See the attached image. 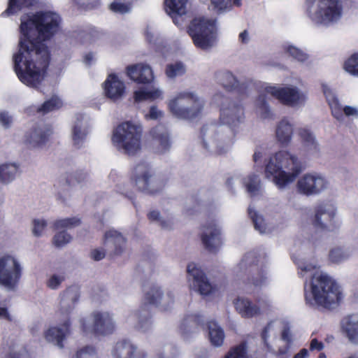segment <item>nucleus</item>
<instances>
[{
	"label": "nucleus",
	"mask_w": 358,
	"mask_h": 358,
	"mask_svg": "<svg viewBox=\"0 0 358 358\" xmlns=\"http://www.w3.org/2000/svg\"><path fill=\"white\" fill-rule=\"evenodd\" d=\"M162 116V112L156 106H152L150 109L149 113L145 115L146 118L151 120H157Z\"/></svg>",
	"instance_id": "774afa93"
},
{
	"label": "nucleus",
	"mask_w": 358,
	"mask_h": 358,
	"mask_svg": "<svg viewBox=\"0 0 358 358\" xmlns=\"http://www.w3.org/2000/svg\"><path fill=\"white\" fill-rule=\"evenodd\" d=\"M306 6L308 17L317 26H331L343 15V6L339 0H307Z\"/></svg>",
	"instance_id": "423d86ee"
},
{
	"label": "nucleus",
	"mask_w": 358,
	"mask_h": 358,
	"mask_svg": "<svg viewBox=\"0 0 358 358\" xmlns=\"http://www.w3.org/2000/svg\"><path fill=\"white\" fill-rule=\"evenodd\" d=\"M224 358H248L246 343L243 342L233 348Z\"/></svg>",
	"instance_id": "3c124183"
},
{
	"label": "nucleus",
	"mask_w": 358,
	"mask_h": 358,
	"mask_svg": "<svg viewBox=\"0 0 358 358\" xmlns=\"http://www.w3.org/2000/svg\"><path fill=\"white\" fill-rule=\"evenodd\" d=\"M244 119L243 106L224 98L220 109V120L223 124H210L201 129L203 148L214 154L226 152L234 143L235 131L233 128L243 122Z\"/></svg>",
	"instance_id": "f03ea898"
},
{
	"label": "nucleus",
	"mask_w": 358,
	"mask_h": 358,
	"mask_svg": "<svg viewBox=\"0 0 358 358\" xmlns=\"http://www.w3.org/2000/svg\"><path fill=\"white\" fill-rule=\"evenodd\" d=\"M297 133L306 152L308 155H316L319 152V144L313 131L308 128L302 127L298 129Z\"/></svg>",
	"instance_id": "bb28decb"
},
{
	"label": "nucleus",
	"mask_w": 358,
	"mask_h": 358,
	"mask_svg": "<svg viewBox=\"0 0 358 358\" xmlns=\"http://www.w3.org/2000/svg\"><path fill=\"white\" fill-rule=\"evenodd\" d=\"M243 184L247 192L252 196L256 195L260 188V180L259 176L255 174L249 175L247 178L243 179Z\"/></svg>",
	"instance_id": "c03bdc74"
},
{
	"label": "nucleus",
	"mask_w": 358,
	"mask_h": 358,
	"mask_svg": "<svg viewBox=\"0 0 358 358\" xmlns=\"http://www.w3.org/2000/svg\"><path fill=\"white\" fill-rule=\"evenodd\" d=\"M303 168L298 158L287 151H280L271 156L265 168L266 176L272 178L280 189L292 183Z\"/></svg>",
	"instance_id": "20e7f679"
},
{
	"label": "nucleus",
	"mask_w": 358,
	"mask_h": 358,
	"mask_svg": "<svg viewBox=\"0 0 358 358\" xmlns=\"http://www.w3.org/2000/svg\"><path fill=\"white\" fill-rule=\"evenodd\" d=\"M0 358H31L26 349L15 341H6L0 350Z\"/></svg>",
	"instance_id": "cd10ccee"
},
{
	"label": "nucleus",
	"mask_w": 358,
	"mask_h": 358,
	"mask_svg": "<svg viewBox=\"0 0 358 358\" xmlns=\"http://www.w3.org/2000/svg\"><path fill=\"white\" fill-rule=\"evenodd\" d=\"M73 1L81 7L92 8L99 3V0H73Z\"/></svg>",
	"instance_id": "338daca9"
},
{
	"label": "nucleus",
	"mask_w": 358,
	"mask_h": 358,
	"mask_svg": "<svg viewBox=\"0 0 358 358\" xmlns=\"http://www.w3.org/2000/svg\"><path fill=\"white\" fill-rule=\"evenodd\" d=\"M81 224V220L78 217H67L64 219L57 220L54 222L55 229H73Z\"/></svg>",
	"instance_id": "49530a36"
},
{
	"label": "nucleus",
	"mask_w": 358,
	"mask_h": 358,
	"mask_svg": "<svg viewBox=\"0 0 358 358\" xmlns=\"http://www.w3.org/2000/svg\"><path fill=\"white\" fill-rule=\"evenodd\" d=\"M127 74L131 80L138 83H148L154 78L152 70L144 64L128 66Z\"/></svg>",
	"instance_id": "a878e982"
},
{
	"label": "nucleus",
	"mask_w": 358,
	"mask_h": 358,
	"mask_svg": "<svg viewBox=\"0 0 358 358\" xmlns=\"http://www.w3.org/2000/svg\"><path fill=\"white\" fill-rule=\"evenodd\" d=\"M75 358H98V356L95 348L87 345L78 350Z\"/></svg>",
	"instance_id": "bf43d9fd"
},
{
	"label": "nucleus",
	"mask_w": 358,
	"mask_h": 358,
	"mask_svg": "<svg viewBox=\"0 0 358 358\" xmlns=\"http://www.w3.org/2000/svg\"><path fill=\"white\" fill-rule=\"evenodd\" d=\"M285 50L289 56L299 62L303 63L309 58V55L307 53L296 46L287 45L285 47Z\"/></svg>",
	"instance_id": "09e8293b"
},
{
	"label": "nucleus",
	"mask_w": 358,
	"mask_h": 358,
	"mask_svg": "<svg viewBox=\"0 0 358 358\" xmlns=\"http://www.w3.org/2000/svg\"><path fill=\"white\" fill-rule=\"evenodd\" d=\"M204 105V100L195 92L190 91L178 92L168 102V107L172 115L183 120L198 117L202 113Z\"/></svg>",
	"instance_id": "0eeeda50"
},
{
	"label": "nucleus",
	"mask_w": 358,
	"mask_h": 358,
	"mask_svg": "<svg viewBox=\"0 0 358 358\" xmlns=\"http://www.w3.org/2000/svg\"><path fill=\"white\" fill-rule=\"evenodd\" d=\"M329 186V181L317 173H306L297 181L298 192L307 196L318 195Z\"/></svg>",
	"instance_id": "f3484780"
},
{
	"label": "nucleus",
	"mask_w": 358,
	"mask_h": 358,
	"mask_svg": "<svg viewBox=\"0 0 358 358\" xmlns=\"http://www.w3.org/2000/svg\"><path fill=\"white\" fill-rule=\"evenodd\" d=\"M62 106V101L57 97H52L50 100L43 103L41 107L37 109L38 112H42L43 114L48 113L54 110L58 109Z\"/></svg>",
	"instance_id": "603ef678"
},
{
	"label": "nucleus",
	"mask_w": 358,
	"mask_h": 358,
	"mask_svg": "<svg viewBox=\"0 0 358 358\" xmlns=\"http://www.w3.org/2000/svg\"><path fill=\"white\" fill-rule=\"evenodd\" d=\"M47 226V222L45 220L36 219L33 221L32 232L36 236H41Z\"/></svg>",
	"instance_id": "052dcab7"
},
{
	"label": "nucleus",
	"mask_w": 358,
	"mask_h": 358,
	"mask_svg": "<svg viewBox=\"0 0 358 358\" xmlns=\"http://www.w3.org/2000/svg\"><path fill=\"white\" fill-rule=\"evenodd\" d=\"M281 323L276 320H272L267 323V324L262 329L261 337L263 342L268 351H272V348L268 343L270 338H275L278 329L280 328Z\"/></svg>",
	"instance_id": "e433bc0d"
},
{
	"label": "nucleus",
	"mask_w": 358,
	"mask_h": 358,
	"mask_svg": "<svg viewBox=\"0 0 358 358\" xmlns=\"http://www.w3.org/2000/svg\"><path fill=\"white\" fill-rule=\"evenodd\" d=\"M110 9L116 13L124 14L131 10L130 6L124 3L114 1L110 5Z\"/></svg>",
	"instance_id": "680f3d73"
},
{
	"label": "nucleus",
	"mask_w": 358,
	"mask_h": 358,
	"mask_svg": "<svg viewBox=\"0 0 358 358\" xmlns=\"http://www.w3.org/2000/svg\"><path fill=\"white\" fill-rule=\"evenodd\" d=\"M65 280V276L63 274H53L46 282L48 288L52 290L58 289L62 283Z\"/></svg>",
	"instance_id": "13d9d810"
},
{
	"label": "nucleus",
	"mask_w": 358,
	"mask_h": 358,
	"mask_svg": "<svg viewBox=\"0 0 358 358\" xmlns=\"http://www.w3.org/2000/svg\"><path fill=\"white\" fill-rule=\"evenodd\" d=\"M142 129L131 122L120 124L113 131L112 142L120 151L129 155H136L141 148Z\"/></svg>",
	"instance_id": "1a4fd4ad"
},
{
	"label": "nucleus",
	"mask_w": 358,
	"mask_h": 358,
	"mask_svg": "<svg viewBox=\"0 0 358 358\" xmlns=\"http://www.w3.org/2000/svg\"><path fill=\"white\" fill-rule=\"evenodd\" d=\"M203 317L199 314L187 315L180 324V330L183 334H189L198 331L203 326Z\"/></svg>",
	"instance_id": "f704fd0d"
},
{
	"label": "nucleus",
	"mask_w": 358,
	"mask_h": 358,
	"mask_svg": "<svg viewBox=\"0 0 358 358\" xmlns=\"http://www.w3.org/2000/svg\"><path fill=\"white\" fill-rule=\"evenodd\" d=\"M148 218L151 221L157 222L162 228L165 229H171L173 225L172 220H164L161 218L159 213L156 210L151 211L148 214Z\"/></svg>",
	"instance_id": "8fccbe9b"
},
{
	"label": "nucleus",
	"mask_w": 358,
	"mask_h": 358,
	"mask_svg": "<svg viewBox=\"0 0 358 358\" xmlns=\"http://www.w3.org/2000/svg\"><path fill=\"white\" fill-rule=\"evenodd\" d=\"M88 178L87 172L83 170H78L72 173H67L63 178L69 185H73L76 183H81Z\"/></svg>",
	"instance_id": "a18cd8bd"
},
{
	"label": "nucleus",
	"mask_w": 358,
	"mask_h": 358,
	"mask_svg": "<svg viewBox=\"0 0 358 358\" xmlns=\"http://www.w3.org/2000/svg\"><path fill=\"white\" fill-rule=\"evenodd\" d=\"M103 245L110 255H120L125 250L126 239L121 233L110 229L104 234Z\"/></svg>",
	"instance_id": "4be33fe9"
},
{
	"label": "nucleus",
	"mask_w": 358,
	"mask_h": 358,
	"mask_svg": "<svg viewBox=\"0 0 358 358\" xmlns=\"http://www.w3.org/2000/svg\"><path fill=\"white\" fill-rule=\"evenodd\" d=\"M37 0H9L8 8L3 15H13L20 11L22 8L32 6Z\"/></svg>",
	"instance_id": "79ce46f5"
},
{
	"label": "nucleus",
	"mask_w": 358,
	"mask_h": 358,
	"mask_svg": "<svg viewBox=\"0 0 358 358\" xmlns=\"http://www.w3.org/2000/svg\"><path fill=\"white\" fill-rule=\"evenodd\" d=\"M212 10L217 14L229 12L233 6L239 7L241 6V0H210Z\"/></svg>",
	"instance_id": "4c0bfd02"
},
{
	"label": "nucleus",
	"mask_w": 358,
	"mask_h": 358,
	"mask_svg": "<svg viewBox=\"0 0 358 358\" xmlns=\"http://www.w3.org/2000/svg\"><path fill=\"white\" fill-rule=\"evenodd\" d=\"M163 295L162 288L156 285H151L144 291L145 303L136 311L130 313L127 317L128 324L142 332H145L152 327L150 311L148 304L159 306Z\"/></svg>",
	"instance_id": "6e6552de"
},
{
	"label": "nucleus",
	"mask_w": 358,
	"mask_h": 358,
	"mask_svg": "<svg viewBox=\"0 0 358 358\" xmlns=\"http://www.w3.org/2000/svg\"><path fill=\"white\" fill-rule=\"evenodd\" d=\"M113 358H145L144 352L137 350L136 347L129 341L117 342L112 350Z\"/></svg>",
	"instance_id": "393cba45"
},
{
	"label": "nucleus",
	"mask_w": 358,
	"mask_h": 358,
	"mask_svg": "<svg viewBox=\"0 0 358 358\" xmlns=\"http://www.w3.org/2000/svg\"><path fill=\"white\" fill-rule=\"evenodd\" d=\"M293 133L294 126L287 119H282L278 123L275 135L281 144L288 145L292 141Z\"/></svg>",
	"instance_id": "473e14b6"
},
{
	"label": "nucleus",
	"mask_w": 358,
	"mask_h": 358,
	"mask_svg": "<svg viewBox=\"0 0 358 358\" xmlns=\"http://www.w3.org/2000/svg\"><path fill=\"white\" fill-rule=\"evenodd\" d=\"M188 33L197 48L203 50H209L216 43L215 20L205 17L194 18L188 27Z\"/></svg>",
	"instance_id": "9b49d317"
},
{
	"label": "nucleus",
	"mask_w": 358,
	"mask_h": 358,
	"mask_svg": "<svg viewBox=\"0 0 358 358\" xmlns=\"http://www.w3.org/2000/svg\"><path fill=\"white\" fill-rule=\"evenodd\" d=\"M298 267L301 277L307 272L315 271L310 285H304L305 300L308 305L329 310L339 306L343 294L338 283L331 276L320 271L315 264L300 263Z\"/></svg>",
	"instance_id": "7ed1b4c3"
},
{
	"label": "nucleus",
	"mask_w": 358,
	"mask_h": 358,
	"mask_svg": "<svg viewBox=\"0 0 358 358\" xmlns=\"http://www.w3.org/2000/svg\"><path fill=\"white\" fill-rule=\"evenodd\" d=\"M186 72L185 66L181 62H176L166 66V75L170 79H174L178 76H181Z\"/></svg>",
	"instance_id": "de8ad7c7"
},
{
	"label": "nucleus",
	"mask_w": 358,
	"mask_h": 358,
	"mask_svg": "<svg viewBox=\"0 0 358 358\" xmlns=\"http://www.w3.org/2000/svg\"><path fill=\"white\" fill-rule=\"evenodd\" d=\"M133 180L137 188L148 194L159 192L165 185V181L147 163L137 164L133 173Z\"/></svg>",
	"instance_id": "ddd939ff"
},
{
	"label": "nucleus",
	"mask_w": 358,
	"mask_h": 358,
	"mask_svg": "<svg viewBox=\"0 0 358 358\" xmlns=\"http://www.w3.org/2000/svg\"><path fill=\"white\" fill-rule=\"evenodd\" d=\"M344 67L351 75L358 76V53L352 55L345 62Z\"/></svg>",
	"instance_id": "6e6d98bb"
},
{
	"label": "nucleus",
	"mask_w": 358,
	"mask_h": 358,
	"mask_svg": "<svg viewBox=\"0 0 358 358\" xmlns=\"http://www.w3.org/2000/svg\"><path fill=\"white\" fill-rule=\"evenodd\" d=\"M175 302V294L171 290L163 291V295L161 297L159 306L164 310L171 308Z\"/></svg>",
	"instance_id": "864d4df0"
},
{
	"label": "nucleus",
	"mask_w": 358,
	"mask_h": 358,
	"mask_svg": "<svg viewBox=\"0 0 358 358\" xmlns=\"http://www.w3.org/2000/svg\"><path fill=\"white\" fill-rule=\"evenodd\" d=\"M13 117L5 110L0 111V124L4 128H9L13 123Z\"/></svg>",
	"instance_id": "e2e57ef3"
},
{
	"label": "nucleus",
	"mask_w": 358,
	"mask_h": 358,
	"mask_svg": "<svg viewBox=\"0 0 358 358\" xmlns=\"http://www.w3.org/2000/svg\"><path fill=\"white\" fill-rule=\"evenodd\" d=\"M255 252L246 253L234 269L238 278L246 284H252L256 287L264 286L267 282L265 271L259 266Z\"/></svg>",
	"instance_id": "9d476101"
},
{
	"label": "nucleus",
	"mask_w": 358,
	"mask_h": 358,
	"mask_svg": "<svg viewBox=\"0 0 358 358\" xmlns=\"http://www.w3.org/2000/svg\"><path fill=\"white\" fill-rule=\"evenodd\" d=\"M18 168L15 164L5 163L0 165V183L7 185L16 177Z\"/></svg>",
	"instance_id": "58836bf2"
},
{
	"label": "nucleus",
	"mask_w": 358,
	"mask_h": 358,
	"mask_svg": "<svg viewBox=\"0 0 358 358\" xmlns=\"http://www.w3.org/2000/svg\"><path fill=\"white\" fill-rule=\"evenodd\" d=\"M255 109L257 114L262 119H269L272 116L271 108L267 102L266 95L261 94L255 101Z\"/></svg>",
	"instance_id": "ea45409f"
},
{
	"label": "nucleus",
	"mask_w": 358,
	"mask_h": 358,
	"mask_svg": "<svg viewBox=\"0 0 358 358\" xmlns=\"http://www.w3.org/2000/svg\"><path fill=\"white\" fill-rule=\"evenodd\" d=\"M348 257L349 255L340 248L332 249L329 253V259L334 263L341 262Z\"/></svg>",
	"instance_id": "4d7b16f0"
},
{
	"label": "nucleus",
	"mask_w": 358,
	"mask_h": 358,
	"mask_svg": "<svg viewBox=\"0 0 358 358\" xmlns=\"http://www.w3.org/2000/svg\"><path fill=\"white\" fill-rule=\"evenodd\" d=\"M322 90L331 108V113L336 119L343 121L344 115L345 116L358 117V110L356 108L348 106L342 108L338 99L327 85H322Z\"/></svg>",
	"instance_id": "412c9836"
},
{
	"label": "nucleus",
	"mask_w": 358,
	"mask_h": 358,
	"mask_svg": "<svg viewBox=\"0 0 358 358\" xmlns=\"http://www.w3.org/2000/svg\"><path fill=\"white\" fill-rule=\"evenodd\" d=\"M106 253H108L107 250L103 246V248H99L92 250L90 252V257L94 261H100L105 257Z\"/></svg>",
	"instance_id": "69168bd1"
},
{
	"label": "nucleus",
	"mask_w": 358,
	"mask_h": 358,
	"mask_svg": "<svg viewBox=\"0 0 358 358\" xmlns=\"http://www.w3.org/2000/svg\"><path fill=\"white\" fill-rule=\"evenodd\" d=\"M90 131L87 118L83 115H77L71 127V140L73 146L80 148L85 143Z\"/></svg>",
	"instance_id": "5701e85b"
},
{
	"label": "nucleus",
	"mask_w": 358,
	"mask_h": 358,
	"mask_svg": "<svg viewBox=\"0 0 358 358\" xmlns=\"http://www.w3.org/2000/svg\"><path fill=\"white\" fill-rule=\"evenodd\" d=\"M124 91V83L119 80L117 76L110 74L104 83V92L106 95L113 100L120 98Z\"/></svg>",
	"instance_id": "c85d7f7f"
},
{
	"label": "nucleus",
	"mask_w": 358,
	"mask_h": 358,
	"mask_svg": "<svg viewBox=\"0 0 358 358\" xmlns=\"http://www.w3.org/2000/svg\"><path fill=\"white\" fill-rule=\"evenodd\" d=\"M258 304L254 303L251 300L245 297H238L234 301V306L238 313L245 318L257 317L262 313V308L270 306V301L268 298L264 299L258 298Z\"/></svg>",
	"instance_id": "aec40b11"
},
{
	"label": "nucleus",
	"mask_w": 358,
	"mask_h": 358,
	"mask_svg": "<svg viewBox=\"0 0 358 358\" xmlns=\"http://www.w3.org/2000/svg\"><path fill=\"white\" fill-rule=\"evenodd\" d=\"M22 272L23 266L17 257L9 255L0 257V286L6 290L15 289Z\"/></svg>",
	"instance_id": "4468645a"
},
{
	"label": "nucleus",
	"mask_w": 358,
	"mask_h": 358,
	"mask_svg": "<svg viewBox=\"0 0 358 358\" xmlns=\"http://www.w3.org/2000/svg\"><path fill=\"white\" fill-rule=\"evenodd\" d=\"M208 329L211 344L215 347L222 346L225 337L222 328L215 321H210L208 323Z\"/></svg>",
	"instance_id": "c9c22d12"
},
{
	"label": "nucleus",
	"mask_w": 358,
	"mask_h": 358,
	"mask_svg": "<svg viewBox=\"0 0 358 358\" xmlns=\"http://www.w3.org/2000/svg\"><path fill=\"white\" fill-rule=\"evenodd\" d=\"M342 328L350 342L358 343V315H351L344 318Z\"/></svg>",
	"instance_id": "72a5a7b5"
},
{
	"label": "nucleus",
	"mask_w": 358,
	"mask_h": 358,
	"mask_svg": "<svg viewBox=\"0 0 358 358\" xmlns=\"http://www.w3.org/2000/svg\"><path fill=\"white\" fill-rule=\"evenodd\" d=\"M177 350L171 345L166 346L164 350L158 354L159 358H176Z\"/></svg>",
	"instance_id": "0e129e2a"
},
{
	"label": "nucleus",
	"mask_w": 358,
	"mask_h": 358,
	"mask_svg": "<svg viewBox=\"0 0 358 358\" xmlns=\"http://www.w3.org/2000/svg\"><path fill=\"white\" fill-rule=\"evenodd\" d=\"M264 92L282 104L291 107L302 105L306 100V94L298 87L292 85L285 87L267 85L264 87Z\"/></svg>",
	"instance_id": "dca6fc26"
},
{
	"label": "nucleus",
	"mask_w": 358,
	"mask_h": 358,
	"mask_svg": "<svg viewBox=\"0 0 358 358\" xmlns=\"http://www.w3.org/2000/svg\"><path fill=\"white\" fill-rule=\"evenodd\" d=\"M52 134L46 126H38L31 129L25 135V143L32 148H41L48 141Z\"/></svg>",
	"instance_id": "b1692460"
},
{
	"label": "nucleus",
	"mask_w": 358,
	"mask_h": 358,
	"mask_svg": "<svg viewBox=\"0 0 358 358\" xmlns=\"http://www.w3.org/2000/svg\"><path fill=\"white\" fill-rule=\"evenodd\" d=\"M71 236L66 231L57 233L53 237V243L57 248H62L71 242Z\"/></svg>",
	"instance_id": "5fc2aeb1"
},
{
	"label": "nucleus",
	"mask_w": 358,
	"mask_h": 358,
	"mask_svg": "<svg viewBox=\"0 0 358 358\" xmlns=\"http://www.w3.org/2000/svg\"><path fill=\"white\" fill-rule=\"evenodd\" d=\"M61 18L54 12H38L21 17L18 52L13 55L15 71L24 85L36 88L43 81L50 55L45 42L59 29Z\"/></svg>",
	"instance_id": "f257e3e1"
},
{
	"label": "nucleus",
	"mask_w": 358,
	"mask_h": 358,
	"mask_svg": "<svg viewBox=\"0 0 358 358\" xmlns=\"http://www.w3.org/2000/svg\"><path fill=\"white\" fill-rule=\"evenodd\" d=\"M80 295V289L76 285L67 287L60 294L57 314L63 321V324L62 327H50L45 331V337L48 342L52 343L60 348H63L62 342L69 333L70 315L74 310Z\"/></svg>",
	"instance_id": "39448f33"
},
{
	"label": "nucleus",
	"mask_w": 358,
	"mask_h": 358,
	"mask_svg": "<svg viewBox=\"0 0 358 358\" xmlns=\"http://www.w3.org/2000/svg\"><path fill=\"white\" fill-rule=\"evenodd\" d=\"M248 215L254 224L255 229L260 234H266L269 231L262 216L256 212L251 206L248 208Z\"/></svg>",
	"instance_id": "37998d69"
},
{
	"label": "nucleus",
	"mask_w": 358,
	"mask_h": 358,
	"mask_svg": "<svg viewBox=\"0 0 358 358\" xmlns=\"http://www.w3.org/2000/svg\"><path fill=\"white\" fill-rule=\"evenodd\" d=\"M155 143L157 144V150L163 153L171 148L169 134L167 129L163 125H158L150 131Z\"/></svg>",
	"instance_id": "c756f323"
},
{
	"label": "nucleus",
	"mask_w": 358,
	"mask_h": 358,
	"mask_svg": "<svg viewBox=\"0 0 358 358\" xmlns=\"http://www.w3.org/2000/svg\"><path fill=\"white\" fill-rule=\"evenodd\" d=\"M90 317L91 321L86 318L80 320V329L85 334L106 336L113 334L116 329L114 315L109 311L94 310Z\"/></svg>",
	"instance_id": "f8f14e48"
},
{
	"label": "nucleus",
	"mask_w": 358,
	"mask_h": 358,
	"mask_svg": "<svg viewBox=\"0 0 358 358\" xmlns=\"http://www.w3.org/2000/svg\"><path fill=\"white\" fill-rule=\"evenodd\" d=\"M200 237L204 248L211 252H215L222 245L221 229L215 220L201 226Z\"/></svg>",
	"instance_id": "6ab92c4d"
},
{
	"label": "nucleus",
	"mask_w": 358,
	"mask_h": 358,
	"mask_svg": "<svg viewBox=\"0 0 358 358\" xmlns=\"http://www.w3.org/2000/svg\"><path fill=\"white\" fill-rule=\"evenodd\" d=\"M162 92L159 89H141L134 92V99L136 102L150 100L154 101L161 98Z\"/></svg>",
	"instance_id": "a19ab883"
},
{
	"label": "nucleus",
	"mask_w": 358,
	"mask_h": 358,
	"mask_svg": "<svg viewBox=\"0 0 358 358\" xmlns=\"http://www.w3.org/2000/svg\"><path fill=\"white\" fill-rule=\"evenodd\" d=\"M311 218L313 226L318 230L331 231L338 229L340 222L336 219L337 208L331 203H322L314 208Z\"/></svg>",
	"instance_id": "2eb2a0df"
},
{
	"label": "nucleus",
	"mask_w": 358,
	"mask_h": 358,
	"mask_svg": "<svg viewBox=\"0 0 358 358\" xmlns=\"http://www.w3.org/2000/svg\"><path fill=\"white\" fill-rule=\"evenodd\" d=\"M187 0H165L164 7L166 13L170 15L173 22L179 25L177 17H182L187 13Z\"/></svg>",
	"instance_id": "7c9ffc66"
},
{
	"label": "nucleus",
	"mask_w": 358,
	"mask_h": 358,
	"mask_svg": "<svg viewBox=\"0 0 358 358\" xmlns=\"http://www.w3.org/2000/svg\"><path fill=\"white\" fill-rule=\"evenodd\" d=\"M216 79L219 83L228 90H236L242 92L245 88L244 84L241 83L231 72L227 71L217 72Z\"/></svg>",
	"instance_id": "2f4dec72"
},
{
	"label": "nucleus",
	"mask_w": 358,
	"mask_h": 358,
	"mask_svg": "<svg viewBox=\"0 0 358 358\" xmlns=\"http://www.w3.org/2000/svg\"><path fill=\"white\" fill-rule=\"evenodd\" d=\"M187 271L192 289L203 296H210L215 291V286L210 282L203 271L194 263L187 265Z\"/></svg>",
	"instance_id": "a211bd4d"
}]
</instances>
